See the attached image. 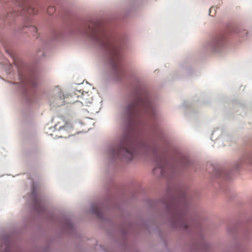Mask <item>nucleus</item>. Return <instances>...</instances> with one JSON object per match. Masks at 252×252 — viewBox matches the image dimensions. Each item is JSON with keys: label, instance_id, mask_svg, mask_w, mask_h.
I'll return each mask as SVG.
<instances>
[{"label": "nucleus", "instance_id": "20e7f679", "mask_svg": "<svg viewBox=\"0 0 252 252\" xmlns=\"http://www.w3.org/2000/svg\"><path fill=\"white\" fill-rule=\"evenodd\" d=\"M186 206V196L183 194L180 197L179 204H174L173 206L176 221L180 226L184 228H189L192 223V220L188 218Z\"/></svg>", "mask_w": 252, "mask_h": 252}, {"label": "nucleus", "instance_id": "0eeeda50", "mask_svg": "<svg viewBox=\"0 0 252 252\" xmlns=\"http://www.w3.org/2000/svg\"><path fill=\"white\" fill-rule=\"evenodd\" d=\"M166 166L165 163V160L164 158H160L157 161V165L154 170H156L157 168H159L160 169V173L162 175H164V169Z\"/></svg>", "mask_w": 252, "mask_h": 252}, {"label": "nucleus", "instance_id": "423d86ee", "mask_svg": "<svg viewBox=\"0 0 252 252\" xmlns=\"http://www.w3.org/2000/svg\"><path fill=\"white\" fill-rule=\"evenodd\" d=\"M60 131L62 134L61 137L67 138L74 134L72 126L68 123H66L65 126L61 128Z\"/></svg>", "mask_w": 252, "mask_h": 252}, {"label": "nucleus", "instance_id": "39448f33", "mask_svg": "<svg viewBox=\"0 0 252 252\" xmlns=\"http://www.w3.org/2000/svg\"><path fill=\"white\" fill-rule=\"evenodd\" d=\"M16 2L18 3L21 10L25 13L34 15L37 12V9L31 5L27 0H18Z\"/></svg>", "mask_w": 252, "mask_h": 252}, {"label": "nucleus", "instance_id": "dca6fc26", "mask_svg": "<svg viewBox=\"0 0 252 252\" xmlns=\"http://www.w3.org/2000/svg\"><path fill=\"white\" fill-rule=\"evenodd\" d=\"M213 7H211L210 9V12H209V14L211 15V10L213 9Z\"/></svg>", "mask_w": 252, "mask_h": 252}, {"label": "nucleus", "instance_id": "2eb2a0df", "mask_svg": "<svg viewBox=\"0 0 252 252\" xmlns=\"http://www.w3.org/2000/svg\"><path fill=\"white\" fill-rule=\"evenodd\" d=\"M183 162H186L188 161V160L187 159H186V158H183Z\"/></svg>", "mask_w": 252, "mask_h": 252}, {"label": "nucleus", "instance_id": "9d476101", "mask_svg": "<svg viewBox=\"0 0 252 252\" xmlns=\"http://www.w3.org/2000/svg\"><path fill=\"white\" fill-rule=\"evenodd\" d=\"M26 83L27 85L34 87L37 84L36 79L33 77H31L27 80Z\"/></svg>", "mask_w": 252, "mask_h": 252}, {"label": "nucleus", "instance_id": "f8f14e48", "mask_svg": "<svg viewBox=\"0 0 252 252\" xmlns=\"http://www.w3.org/2000/svg\"><path fill=\"white\" fill-rule=\"evenodd\" d=\"M93 211L94 213L97 215H98L100 212V208L97 206H94L93 207Z\"/></svg>", "mask_w": 252, "mask_h": 252}, {"label": "nucleus", "instance_id": "f03ea898", "mask_svg": "<svg viewBox=\"0 0 252 252\" xmlns=\"http://www.w3.org/2000/svg\"><path fill=\"white\" fill-rule=\"evenodd\" d=\"M151 148L149 144L146 141L138 138L132 134L125 135L120 144L112 151L114 157L124 156L131 160L138 152H146Z\"/></svg>", "mask_w": 252, "mask_h": 252}, {"label": "nucleus", "instance_id": "1a4fd4ad", "mask_svg": "<svg viewBox=\"0 0 252 252\" xmlns=\"http://www.w3.org/2000/svg\"><path fill=\"white\" fill-rule=\"evenodd\" d=\"M26 29L30 32H31L32 34L34 36L35 35L34 33H36L37 32V29L36 27L33 26H30L28 27H25L23 28V32L25 31V32H27Z\"/></svg>", "mask_w": 252, "mask_h": 252}, {"label": "nucleus", "instance_id": "6e6552de", "mask_svg": "<svg viewBox=\"0 0 252 252\" xmlns=\"http://www.w3.org/2000/svg\"><path fill=\"white\" fill-rule=\"evenodd\" d=\"M59 94L55 98V105H57V106H59L61 105H63L64 103V96L63 94V93L61 91H59Z\"/></svg>", "mask_w": 252, "mask_h": 252}, {"label": "nucleus", "instance_id": "9b49d317", "mask_svg": "<svg viewBox=\"0 0 252 252\" xmlns=\"http://www.w3.org/2000/svg\"><path fill=\"white\" fill-rule=\"evenodd\" d=\"M47 13L51 15L55 12V8L54 6H49L47 9Z\"/></svg>", "mask_w": 252, "mask_h": 252}, {"label": "nucleus", "instance_id": "ddd939ff", "mask_svg": "<svg viewBox=\"0 0 252 252\" xmlns=\"http://www.w3.org/2000/svg\"><path fill=\"white\" fill-rule=\"evenodd\" d=\"M9 247L8 245L5 246V250L4 252H9Z\"/></svg>", "mask_w": 252, "mask_h": 252}, {"label": "nucleus", "instance_id": "7ed1b4c3", "mask_svg": "<svg viewBox=\"0 0 252 252\" xmlns=\"http://www.w3.org/2000/svg\"><path fill=\"white\" fill-rule=\"evenodd\" d=\"M155 110L153 104L147 96L143 95L141 91L135 93L133 101L126 108V114L128 121L131 125H135L139 117L143 114L152 116Z\"/></svg>", "mask_w": 252, "mask_h": 252}, {"label": "nucleus", "instance_id": "f257e3e1", "mask_svg": "<svg viewBox=\"0 0 252 252\" xmlns=\"http://www.w3.org/2000/svg\"><path fill=\"white\" fill-rule=\"evenodd\" d=\"M83 33L91 37L106 52L110 64L116 72L121 70V55L119 44L105 29L101 21H91Z\"/></svg>", "mask_w": 252, "mask_h": 252}, {"label": "nucleus", "instance_id": "4468645a", "mask_svg": "<svg viewBox=\"0 0 252 252\" xmlns=\"http://www.w3.org/2000/svg\"><path fill=\"white\" fill-rule=\"evenodd\" d=\"M17 1H18V0H16V2H16V4L18 6H19V8H20V6H19V5L18 3H17L16 2ZM19 10L21 11V13H25L24 11H22L21 10V9H20V8H19V9H18V11H19Z\"/></svg>", "mask_w": 252, "mask_h": 252}]
</instances>
